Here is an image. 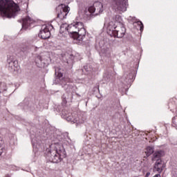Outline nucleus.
I'll list each match as a JSON object with an SVG mask.
<instances>
[{"instance_id": "f8f14e48", "label": "nucleus", "mask_w": 177, "mask_h": 177, "mask_svg": "<svg viewBox=\"0 0 177 177\" xmlns=\"http://www.w3.org/2000/svg\"><path fill=\"white\" fill-rule=\"evenodd\" d=\"M50 60V58L49 57H46V58H42V57L41 55H37L35 57V62L36 64V66L37 67H44V66H45V64H48V61Z\"/></svg>"}, {"instance_id": "b1692460", "label": "nucleus", "mask_w": 177, "mask_h": 177, "mask_svg": "<svg viewBox=\"0 0 177 177\" xmlns=\"http://www.w3.org/2000/svg\"><path fill=\"white\" fill-rule=\"evenodd\" d=\"M134 23H136L138 26H139L140 31L142 32L143 31V28H145V26L143 25V23L141 21H136Z\"/></svg>"}, {"instance_id": "f03ea898", "label": "nucleus", "mask_w": 177, "mask_h": 177, "mask_svg": "<svg viewBox=\"0 0 177 177\" xmlns=\"http://www.w3.org/2000/svg\"><path fill=\"white\" fill-rule=\"evenodd\" d=\"M55 75H57L53 80V84L57 85H62V88L66 91V93L62 95V102L64 104L67 103V95L73 90V84L70 83V79L67 77H63V72L62 69L57 68H55Z\"/></svg>"}, {"instance_id": "7ed1b4c3", "label": "nucleus", "mask_w": 177, "mask_h": 177, "mask_svg": "<svg viewBox=\"0 0 177 177\" xmlns=\"http://www.w3.org/2000/svg\"><path fill=\"white\" fill-rule=\"evenodd\" d=\"M55 149L50 150V148H47L44 154L46 158L49 160L50 162L57 164V162H60L63 158L67 157V153L63 145H56Z\"/></svg>"}, {"instance_id": "0eeeda50", "label": "nucleus", "mask_w": 177, "mask_h": 177, "mask_svg": "<svg viewBox=\"0 0 177 177\" xmlns=\"http://www.w3.org/2000/svg\"><path fill=\"white\" fill-rule=\"evenodd\" d=\"M121 82V86L124 89H129L133 82V73H126L120 79Z\"/></svg>"}, {"instance_id": "393cba45", "label": "nucleus", "mask_w": 177, "mask_h": 177, "mask_svg": "<svg viewBox=\"0 0 177 177\" xmlns=\"http://www.w3.org/2000/svg\"><path fill=\"white\" fill-rule=\"evenodd\" d=\"M177 126V109H176V115L172 118V127Z\"/></svg>"}, {"instance_id": "423d86ee", "label": "nucleus", "mask_w": 177, "mask_h": 177, "mask_svg": "<svg viewBox=\"0 0 177 177\" xmlns=\"http://www.w3.org/2000/svg\"><path fill=\"white\" fill-rule=\"evenodd\" d=\"M62 118L66 120L68 122H71V124H76V125L84 124L85 121H86V116L85 115H78L75 113H70L66 110L62 111Z\"/></svg>"}, {"instance_id": "c85d7f7f", "label": "nucleus", "mask_w": 177, "mask_h": 177, "mask_svg": "<svg viewBox=\"0 0 177 177\" xmlns=\"http://www.w3.org/2000/svg\"><path fill=\"white\" fill-rule=\"evenodd\" d=\"M1 91H3V90L2 89V87L0 88V93H1Z\"/></svg>"}, {"instance_id": "9b49d317", "label": "nucleus", "mask_w": 177, "mask_h": 177, "mask_svg": "<svg viewBox=\"0 0 177 177\" xmlns=\"http://www.w3.org/2000/svg\"><path fill=\"white\" fill-rule=\"evenodd\" d=\"M127 2L128 0H113V8L116 12H127Z\"/></svg>"}, {"instance_id": "c756f323", "label": "nucleus", "mask_w": 177, "mask_h": 177, "mask_svg": "<svg viewBox=\"0 0 177 177\" xmlns=\"http://www.w3.org/2000/svg\"><path fill=\"white\" fill-rule=\"evenodd\" d=\"M22 52H24V53H26V50H22Z\"/></svg>"}, {"instance_id": "ddd939ff", "label": "nucleus", "mask_w": 177, "mask_h": 177, "mask_svg": "<svg viewBox=\"0 0 177 177\" xmlns=\"http://www.w3.org/2000/svg\"><path fill=\"white\" fill-rule=\"evenodd\" d=\"M39 37L41 39H48V38H50V31H49L48 26H42L41 30L39 31Z\"/></svg>"}, {"instance_id": "bb28decb", "label": "nucleus", "mask_w": 177, "mask_h": 177, "mask_svg": "<svg viewBox=\"0 0 177 177\" xmlns=\"http://www.w3.org/2000/svg\"><path fill=\"white\" fill-rule=\"evenodd\" d=\"M150 175V172H147L146 176H149Z\"/></svg>"}, {"instance_id": "9d476101", "label": "nucleus", "mask_w": 177, "mask_h": 177, "mask_svg": "<svg viewBox=\"0 0 177 177\" xmlns=\"http://www.w3.org/2000/svg\"><path fill=\"white\" fill-rule=\"evenodd\" d=\"M104 9L103 8V4L100 1H95L93 6H91L88 8V11L91 15L95 13V15H100L103 12Z\"/></svg>"}, {"instance_id": "39448f33", "label": "nucleus", "mask_w": 177, "mask_h": 177, "mask_svg": "<svg viewBox=\"0 0 177 177\" xmlns=\"http://www.w3.org/2000/svg\"><path fill=\"white\" fill-rule=\"evenodd\" d=\"M107 34L113 38H124L127 29L124 24L115 25V22L110 21L106 27Z\"/></svg>"}, {"instance_id": "4468645a", "label": "nucleus", "mask_w": 177, "mask_h": 177, "mask_svg": "<svg viewBox=\"0 0 177 177\" xmlns=\"http://www.w3.org/2000/svg\"><path fill=\"white\" fill-rule=\"evenodd\" d=\"M165 167V165L164 164V162H162V160H156V162L153 165V172H158V174H161V172H162V171L164 170Z\"/></svg>"}, {"instance_id": "4be33fe9", "label": "nucleus", "mask_w": 177, "mask_h": 177, "mask_svg": "<svg viewBox=\"0 0 177 177\" xmlns=\"http://www.w3.org/2000/svg\"><path fill=\"white\" fill-rule=\"evenodd\" d=\"M4 142L2 140H0V156H2L3 151H5Z\"/></svg>"}, {"instance_id": "2eb2a0df", "label": "nucleus", "mask_w": 177, "mask_h": 177, "mask_svg": "<svg viewBox=\"0 0 177 177\" xmlns=\"http://www.w3.org/2000/svg\"><path fill=\"white\" fill-rule=\"evenodd\" d=\"M32 23V20L31 17H26V18L23 19L22 20V28H28L30 27V24Z\"/></svg>"}, {"instance_id": "412c9836", "label": "nucleus", "mask_w": 177, "mask_h": 177, "mask_svg": "<svg viewBox=\"0 0 177 177\" xmlns=\"http://www.w3.org/2000/svg\"><path fill=\"white\" fill-rule=\"evenodd\" d=\"M32 145L33 147H36V149H38L39 146H41V141L37 140V138H34L32 139Z\"/></svg>"}, {"instance_id": "a211bd4d", "label": "nucleus", "mask_w": 177, "mask_h": 177, "mask_svg": "<svg viewBox=\"0 0 177 177\" xmlns=\"http://www.w3.org/2000/svg\"><path fill=\"white\" fill-rule=\"evenodd\" d=\"M101 53H102L103 56L105 57H110L111 56V50L109 48H104L101 50Z\"/></svg>"}, {"instance_id": "cd10ccee", "label": "nucleus", "mask_w": 177, "mask_h": 177, "mask_svg": "<svg viewBox=\"0 0 177 177\" xmlns=\"http://www.w3.org/2000/svg\"><path fill=\"white\" fill-rule=\"evenodd\" d=\"M0 85L4 86L5 83H0Z\"/></svg>"}, {"instance_id": "20e7f679", "label": "nucleus", "mask_w": 177, "mask_h": 177, "mask_svg": "<svg viewBox=\"0 0 177 177\" xmlns=\"http://www.w3.org/2000/svg\"><path fill=\"white\" fill-rule=\"evenodd\" d=\"M19 12V6L12 0H0V12L5 17L12 19L16 17Z\"/></svg>"}, {"instance_id": "6ab92c4d", "label": "nucleus", "mask_w": 177, "mask_h": 177, "mask_svg": "<svg viewBox=\"0 0 177 177\" xmlns=\"http://www.w3.org/2000/svg\"><path fill=\"white\" fill-rule=\"evenodd\" d=\"M154 153V148L153 147L148 146L146 148L145 154L147 157H150L151 154Z\"/></svg>"}, {"instance_id": "2f4dec72", "label": "nucleus", "mask_w": 177, "mask_h": 177, "mask_svg": "<svg viewBox=\"0 0 177 177\" xmlns=\"http://www.w3.org/2000/svg\"><path fill=\"white\" fill-rule=\"evenodd\" d=\"M169 106H171V103L169 104Z\"/></svg>"}, {"instance_id": "f3484780", "label": "nucleus", "mask_w": 177, "mask_h": 177, "mask_svg": "<svg viewBox=\"0 0 177 177\" xmlns=\"http://www.w3.org/2000/svg\"><path fill=\"white\" fill-rule=\"evenodd\" d=\"M114 80V76L110 72H106L103 76V81L105 82H110V81H113Z\"/></svg>"}, {"instance_id": "5701e85b", "label": "nucleus", "mask_w": 177, "mask_h": 177, "mask_svg": "<svg viewBox=\"0 0 177 177\" xmlns=\"http://www.w3.org/2000/svg\"><path fill=\"white\" fill-rule=\"evenodd\" d=\"M115 21L117 23H119V26H121V24H124V22L122 21V17L120 15L115 16Z\"/></svg>"}, {"instance_id": "a878e982", "label": "nucleus", "mask_w": 177, "mask_h": 177, "mask_svg": "<svg viewBox=\"0 0 177 177\" xmlns=\"http://www.w3.org/2000/svg\"><path fill=\"white\" fill-rule=\"evenodd\" d=\"M69 59L71 60V63H73L74 60H75L76 57L73 55H71L69 56Z\"/></svg>"}, {"instance_id": "6e6552de", "label": "nucleus", "mask_w": 177, "mask_h": 177, "mask_svg": "<svg viewBox=\"0 0 177 177\" xmlns=\"http://www.w3.org/2000/svg\"><path fill=\"white\" fill-rule=\"evenodd\" d=\"M57 16L60 20L67 18V15L70 12V7L65 4H60L56 8Z\"/></svg>"}, {"instance_id": "473e14b6", "label": "nucleus", "mask_w": 177, "mask_h": 177, "mask_svg": "<svg viewBox=\"0 0 177 177\" xmlns=\"http://www.w3.org/2000/svg\"><path fill=\"white\" fill-rule=\"evenodd\" d=\"M0 106H1V101H0Z\"/></svg>"}, {"instance_id": "1a4fd4ad", "label": "nucleus", "mask_w": 177, "mask_h": 177, "mask_svg": "<svg viewBox=\"0 0 177 177\" xmlns=\"http://www.w3.org/2000/svg\"><path fill=\"white\" fill-rule=\"evenodd\" d=\"M7 67L11 73H15V71H17L19 68V63L15 56L13 55H8L7 56Z\"/></svg>"}, {"instance_id": "aec40b11", "label": "nucleus", "mask_w": 177, "mask_h": 177, "mask_svg": "<svg viewBox=\"0 0 177 177\" xmlns=\"http://www.w3.org/2000/svg\"><path fill=\"white\" fill-rule=\"evenodd\" d=\"M83 73L84 71H86V73H87V74H91V73H92V71H93V68L92 67V66H91V64H88L84 66V68L82 69Z\"/></svg>"}, {"instance_id": "7c9ffc66", "label": "nucleus", "mask_w": 177, "mask_h": 177, "mask_svg": "<svg viewBox=\"0 0 177 177\" xmlns=\"http://www.w3.org/2000/svg\"><path fill=\"white\" fill-rule=\"evenodd\" d=\"M67 63H68V64H70V62H68V61H67Z\"/></svg>"}, {"instance_id": "dca6fc26", "label": "nucleus", "mask_w": 177, "mask_h": 177, "mask_svg": "<svg viewBox=\"0 0 177 177\" xmlns=\"http://www.w3.org/2000/svg\"><path fill=\"white\" fill-rule=\"evenodd\" d=\"M165 154V153L162 150L156 151L153 154V158L154 160H161L160 158H161V157H163Z\"/></svg>"}, {"instance_id": "f257e3e1", "label": "nucleus", "mask_w": 177, "mask_h": 177, "mask_svg": "<svg viewBox=\"0 0 177 177\" xmlns=\"http://www.w3.org/2000/svg\"><path fill=\"white\" fill-rule=\"evenodd\" d=\"M59 32L60 34L68 32L73 39H77V41H82L85 35H86L84 23L81 21H75L70 25L62 24L60 26Z\"/></svg>"}]
</instances>
